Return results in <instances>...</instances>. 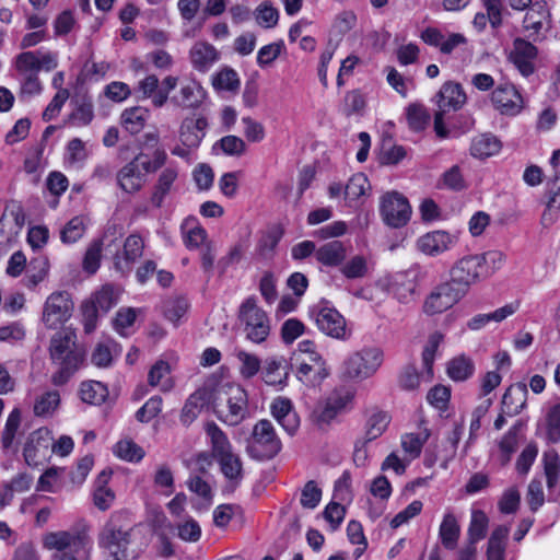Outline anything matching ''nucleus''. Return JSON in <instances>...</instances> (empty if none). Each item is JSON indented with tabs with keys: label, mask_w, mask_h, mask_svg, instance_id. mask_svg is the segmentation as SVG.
I'll return each mask as SVG.
<instances>
[{
	"label": "nucleus",
	"mask_w": 560,
	"mask_h": 560,
	"mask_svg": "<svg viewBox=\"0 0 560 560\" xmlns=\"http://www.w3.org/2000/svg\"><path fill=\"white\" fill-rule=\"evenodd\" d=\"M49 355L56 371L51 376L52 384H66L83 365L85 350L77 342L75 332L66 328L56 332L49 345Z\"/></svg>",
	"instance_id": "1"
},
{
	"label": "nucleus",
	"mask_w": 560,
	"mask_h": 560,
	"mask_svg": "<svg viewBox=\"0 0 560 560\" xmlns=\"http://www.w3.org/2000/svg\"><path fill=\"white\" fill-rule=\"evenodd\" d=\"M58 67V54L49 50L24 51L14 58L20 83V96H34L43 91L39 71L50 72Z\"/></svg>",
	"instance_id": "2"
},
{
	"label": "nucleus",
	"mask_w": 560,
	"mask_h": 560,
	"mask_svg": "<svg viewBox=\"0 0 560 560\" xmlns=\"http://www.w3.org/2000/svg\"><path fill=\"white\" fill-rule=\"evenodd\" d=\"M49 560H91L92 540L86 530H57L43 536Z\"/></svg>",
	"instance_id": "3"
},
{
	"label": "nucleus",
	"mask_w": 560,
	"mask_h": 560,
	"mask_svg": "<svg viewBox=\"0 0 560 560\" xmlns=\"http://www.w3.org/2000/svg\"><path fill=\"white\" fill-rule=\"evenodd\" d=\"M383 362V352L376 347H365L348 354L339 368L343 381H363L376 373Z\"/></svg>",
	"instance_id": "4"
},
{
	"label": "nucleus",
	"mask_w": 560,
	"mask_h": 560,
	"mask_svg": "<svg viewBox=\"0 0 560 560\" xmlns=\"http://www.w3.org/2000/svg\"><path fill=\"white\" fill-rule=\"evenodd\" d=\"M218 399L217 415L225 424L237 425L247 417V393L240 385H223Z\"/></svg>",
	"instance_id": "5"
},
{
	"label": "nucleus",
	"mask_w": 560,
	"mask_h": 560,
	"mask_svg": "<svg viewBox=\"0 0 560 560\" xmlns=\"http://www.w3.org/2000/svg\"><path fill=\"white\" fill-rule=\"evenodd\" d=\"M282 444L273 424L267 419L259 420L253 428L247 445L250 457L264 460L275 457L281 451Z\"/></svg>",
	"instance_id": "6"
},
{
	"label": "nucleus",
	"mask_w": 560,
	"mask_h": 560,
	"mask_svg": "<svg viewBox=\"0 0 560 560\" xmlns=\"http://www.w3.org/2000/svg\"><path fill=\"white\" fill-rule=\"evenodd\" d=\"M238 318L244 325L246 338L255 343L264 342L270 334V319L257 304L255 296H248L240 306Z\"/></svg>",
	"instance_id": "7"
},
{
	"label": "nucleus",
	"mask_w": 560,
	"mask_h": 560,
	"mask_svg": "<svg viewBox=\"0 0 560 560\" xmlns=\"http://www.w3.org/2000/svg\"><path fill=\"white\" fill-rule=\"evenodd\" d=\"M97 542L113 560H127L131 529L125 528L110 517L98 533Z\"/></svg>",
	"instance_id": "8"
},
{
	"label": "nucleus",
	"mask_w": 560,
	"mask_h": 560,
	"mask_svg": "<svg viewBox=\"0 0 560 560\" xmlns=\"http://www.w3.org/2000/svg\"><path fill=\"white\" fill-rule=\"evenodd\" d=\"M486 272V256H466L452 267L448 282L455 284V288L466 295L470 285L477 283Z\"/></svg>",
	"instance_id": "9"
},
{
	"label": "nucleus",
	"mask_w": 560,
	"mask_h": 560,
	"mask_svg": "<svg viewBox=\"0 0 560 560\" xmlns=\"http://www.w3.org/2000/svg\"><path fill=\"white\" fill-rule=\"evenodd\" d=\"M465 295L446 281L438 284L427 295L422 304V312L428 316L442 314L457 304Z\"/></svg>",
	"instance_id": "10"
},
{
	"label": "nucleus",
	"mask_w": 560,
	"mask_h": 560,
	"mask_svg": "<svg viewBox=\"0 0 560 560\" xmlns=\"http://www.w3.org/2000/svg\"><path fill=\"white\" fill-rule=\"evenodd\" d=\"M381 214L388 226L400 228L410 220L411 207L406 197L397 191H392L385 194L381 199Z\"/></svg>",
	"instance_id": "11"
},
{
	"label": "nucleus",
	"mask_w": 560,
	"mask_h": 560,
	"mask_svg": "<svg viewBox=\"0 0 560 560\" xmlns=\"http://www.w3.org/2000/svg\"><path fill=\"white\" fill-rule=\"evenodd\" d=\"M72 308L69 293L54 292L46 300L43 320L48 328L55 329L70 318Z\"/></svg>",
	"instance_id": "12"
},
{
	"label": "nucleus",
	"mask_w": 560,
	"mask_h": 560,
	"mask_svg": "<svg viewBox=\"0 0 560 560\" xmlns=\"http://www.w3.org/2000/svg\"><path fill=\"white\" fill-rule=\"evenodd\" d=\"M143 158H145V154L140 152L118 171L116 175L117 184L125 192L135 194L144 186L149 172L142 170Z\"/></svg>",
	"instance_id": "13"
},
{
	"label": "nucleus",
	"mask_w": 560,
	"mask_h": 560,
	"mask_svg": "<svg viewBox=\"0 0 560 560\" xmlns=\"http://www.w3.org/2000/svg\"><path fill=\"white\" fill-rule=\"evenodd\" d=\"M315 322L318 329L331 338L346 340L350 337V330L347 329L346 319L335 308L323 307L317 312Z\"/></svg>",
	"instance_id": "14"
},
{
	"label": "nucleus",
	"mask_w": 560,
	"mask_h": 560,
	"mask_svg": "<svg viewBox=\"0 0 560 560\" xmlns=\"http://www.w3.org/2000/svg\"><path fill=\"white\" fill-rule=\"evenodd\" d=\"M493 106L503 115L514 116L523 108V98L514 85L500 84L491 94Z\"/></svg>",
	"instance_id": "15"
},
{
	"label": "nucleus",
	"mask_w": 560,
	"mask_h": 560,
	"mask_svg": "<svg viewBox=\"0 0 560 560\" xmlns=\"http://www.w3.org/2000/svg\"><path fill=\"white\" fill-rule=\"evenodd\" d=\"M144 249V242L138 234L129 235L125 242L122 252H117L114 256V266L122 275L129 273L133 262L139 259Z\"/></svg>",
	"instance_id": "16"
},
{
	"label": "nucleus",
	"mask_w": 560,
	"mask_h": 560,
	"mask_svg": "<svg viewBox=\"0 0 560 560\" xmlns=\"http://www.w3.org/2000/svg\"><path fill=\"white\" fill-rule=\"evenodd\" d=\"M221 58L220 51L210 43L196 42L189 50L191 67L200 73H207Z\"/></svg>",
	"instance_id": "17"
},
{
	"label": "nucleus",
	"mask_w": 560,
	"mask_h": 560,
	"mask_svg": "<svg viewBox=\"0 0 560 560\" xmlns=\"http://www.w3.org/2000/svg\"><path fill=\"white\" fill-rule=\"evenodd\" d=\"M52 438L47 429L34 431L24 446V458L28 465H37L48 455Z\"/></svg>",
	"instance_id": "18"
},
{
	"label": "nucleus",
	"mask_w": 560,
	"mask_h": 560,
	"mask_svg": "<svg viewBox=\"0 0 560 560\" xmlns=\"http://www.w3.org/2000/svg\"><path fill=\"white\" fill-rule=\"evenodd\" d=\"M456 238L445 231H433L417 240V248L428 255L438 256L451 249Z\"/></svg>",
	"instance_id": "19"
},
{
	"label": "nucleus",
	"mask_w": 560,
	"mask_h": 560,
	"mask_svg": "<svg viewBox=\"0 0 560 560\" xmlns=\"http://www.w3.org/2000/svg\"><path fill=\"white\" fill-rule=\"evenodd\" d=\"M270 412L288 434H295L300 427V418L290 399L284 397L273 399Z\"/></svg>",
	"instance_id": "20"
},
{
	"label": "nucleus",
	"mask_w": 560,
	"mask_h": 560,
	"mask_svg": "<svg viewBox=\"0 0 560 560\" xmlns=\"http://www.w3.org/2000/svg\"><path fill=\"white\" fill-rule=\"evenodd\" d=\"M536 57L537 48L532 43L523 38L514 40L510 59L524 77H528L534 72V60Z\"/></svg>",
	"instance_id": "21"
},
{
	"label": "nucleus",
	"mask_w": 560,
	"mask_h": 560,
	"mask_svg": "<svg viewBox=\"0 0 560 560\" xmlns=\"http://www.w3.org/2000/svg\"><path fill=\"white\" fill-rule=\"evenodd\" d=\"M178 173V167L175 165H168L160 172L150 198L155 208H161L166 196L173 190Z\"/></svg>",
	"instance_id": "22"
},
{
	"label": "nucleus",
	"mask_w": 560,
	"mask_h": 560,
	"mask_svg": "<svg viewBox=\"0 0 560 560\" xmlns=\"http://www.w3.org/2000/svg\"><path fill=\"white\" fill-rule=\"evenodd\" d=\"M206 92L201 84L196 80H185L180 82V88L172 97V102L184 108H197L201 105Z\"/></svg>",
	"instance_id": "23"
},
{
	"label": "nucleus",
	"mask_w": 560,
	"mask_h": 560,
	"mask_svg": "<svg viewBox=\"0 0 560 560\" xmlns=\"http://www.w3.org/2000/svg\"><path fill=\"white\" fill-rule=\"evenodd\" d=\"M208 127L206 117L186 118L179 128V139L187 148H197L205 137Z\"/></svg>",
	"instance_id": "24"
},
{
	"label": "nucleus",
	"mask_w": 560,
	"mask_h": 560,
	"mask_svg": "<svg viewBox=\"0 0 560 560\" xmlns=\"http://www.w3.org/2000/svg\"><path fill=\"white\" fill-rule=\"evenodd\" d=\"M527 386L524 383L511 385L502 397L503 412L509 416L518 415L527 401Z\"/></svg>",
	"instance_id": "25"
},
{
	"label": "nucleus",
	"mask_w": 560,
	"mask_h": 560,
	"mask_svg": "<svg viewBox=\"0 0 560 560\" xmlns=\"http://www.w3.org/2000/svg\"><path fill=\"white\" fill-rule=\"evenodd\" d=\"M438 97L439 108L443 110H457L466 103V94L462 85L454 82L444 83Z\"/></svg>",
	"instance_id": "26"
},
{
	"label": "nucleus",
	"mask_w": 560,
	"mask_h": 560,
	"mask_svg": "<svg viewBox=\"0 0 560 560\" xmlns=\"http://www.w3.org/2000/svg\"><path fill=\"white\" fill-rule=\"evenodd\" d=\"M549 11L545 3L536 2L524 18V28L535 39L544 28L549 27Z\"/></svg>",
	"instance_id": "27"
},
{
	"label": "nucleus",
	"mask_w": 560,
	"mask_h": 560,
	"mask_svg": "<svg viewBox=\"0 0 560 560\" xmlns=\"http://www.w3.org/2000/svg\"><path fill=\"white\" fill-rule=\"evenodd\" d=\"M150 116L149 109L141 106L126 108L120 116L121 126L131 135L139 133Z\"/></svg>",
	"instance_id": "28"
},
{
	"label": "nucleus",
	"mask_w": 560,
	"mask_h": 560,
	"mask_svg": "<svg viewBox=\"0 0 560 560\" xmlns=\"http://www.w3.org/2000/svg\"><path fill=\"white\" fill-rule=\"evenodd\" d=\"M220 465L221 472L232 482L233 486L240 483L243 478V464L241 457L232 452L215 457Z\"/></svg>",
	"instance_id": "29"
},
{
	"label": "nucleus",
	"mask_w": 560,
	"mask_h": 560,
	"mask_svg": "<svg viewBox=\"0 0 560 560\" xmlns=\"http://www.w3.org/2000/svg\"><path fill=\"white\" fill-rule=\"evenodd\" d=\"M459 535L460 527L455 515L451 512L446 513L439 528L442 545L448 550H454L457 547Z\"/></svg>",
	"instance_id": "30"
},
{
	"label": "nucleus",
	"mask_w": 560,
	"mask_h": 560,
	"mask_svg": "<svg viewBox=\"0 0 560 560\" xmlns=\"http://www.w3.org/2000/svg\"><path fill=\"white\" fill-rule=\"evenodd\" d=\"M316 259L325 266L335 267L340 265L347 252L343 244L339 241H332L324 244L315 252Z\"/></svg>",
	"instance_id": "31"
},
{
	"label": "nucleus",
	"mask_w": 560,
	"mask_h": 560,
	"mask_svg": "<svg viewBox=\"0 0 560 560\" xmlns=\"http://www.w3.org/2000/svg\"><path fill=\"white\" fill-rule=\"evenodd\" d=\"M544 468L549 491L560 494V456L556 451L545 452Z\"/></svg>",
	"instance_id": "32"
},
{
	"label": "nucleus",
	"mask_w": 560,
	"mask_h": 560,
	"mask_svg": "<svg viewBox=\"0 0 560 560\" xmlns=\"http://www.w3.org/2000/svg\"><path fill=\"white\" fill-rule=\"evenodd\" d=\"M501 149V142L492 135L483 133L475 137L470 145V154L477 159H486L497 154Z\"/></svg>",
	"instance_id": "33"
},
{
	"label": "nucleus",
	"mask_w": 560,
	"mask_h": 560,
	"mask_svg": "<svg viewBox=\"0 0 560 560\" xmlns=\"http://www.w3.org/2000/svg\"><path fill=\"white\" fill-rule=\"evenodd\" d=\"M110 478V472H107L103 470L95 481V490L93 494V501L97 509L101 511L108 510L114 500H115V493L112 489L106 487V483L108 482Z\"/></svg>",
	"instance_id": "34"
},
{
	"label": "nucleus",
	"mask_w": 560,
	"mask_h": 560,
	"mask_svg": "<svg viewBox=\"0 0 560 560\" xmlns=\"http://www.w3.org/2000/svg\"><path fill=\"white\" fill-rule=\"evenodd\" d=\"M416 283L404 273L396 275L389 282V291L404 304L413 300Z\"/></svg>",
	"instance_id": "35"
},
{
	"label": "nucleus",
	"mask_w": 560,
	"mask_h": 560,
	"mask_svg": "<svg viewBox=\"0 0 560 560\" xmlns=\"http://www.w3.org/2000/svg\"><path fill=\"white\" fill-rule=\"evenodd\" d=\"M206 395L205 390H196L188 397L180 412V422L184 425L191 424L201 412L206 404Z\"/></svg>",
	"instance_id": "36"
},
{
	"label": "nucleus",
	"mask_w": 560,
	"mask_h": 560,
	"mask_svg": "<svg viewBox=\"0 0 560 560\" xmlns=\"http://www.w3.org/2000/svg\"><path fill=\"white\" fill-rule=\"evenodd\" d=\"M407 156V150L400 144L394 143L390 137L382 140L380 163L383 165H397Z\"/></svg>",
	"instance_id": "37"
},
{
	"label": "nucleus",
	"mask_w": 560,
	"mask_h": 560,
	"mask_svg": "<svg viewBox=\"0 0 560 560\" xmlns=\"http://www.w3.org/2000/svg\"><path fill=\"white\" fill-rule=\"evenodd\" d=\"M206 433L210 439L212 454L215 457L232 452V445L226 434L214 422H208L205 427Z\"/></svg>",
	"instance_id": "38"
},
{
	"label": "nucleus",
	"mask_w": 560,
	"mask_h": 560,
	"mask_svg": "<svg viewBox=\"0 0 560 560\" xmlns=\"http://www.w3.org/2000/svg\"><path fill=\"white\" fill-rule=\"evenodd\" d=\"M108 396V389L105 384L97 381H86L81 384L80 397L84 402L91 405H101Z\"/></svg>",
	"instance_id": "39"
},
{
	"label": "nucleus",
	"mask_w": 560,
	"mask_h": 560,
	"mask_svg": "<svg viewBox=\"0 0 560 560\" xmlns=\"http://www.w3.org/2000/svg\"><path fill=\"white\" fill-rule=\"evenodd\" d=\"M171 373L170 364L164 360H159L150 369L148 375V382L150 386H160L162 390L167 392L173 387V384L168 377Z\"/></svg>",
	"instance_id": "40"
},
{
	"label": "nucleus",
	"mask_w": 560,
	"mask_h": 560,
	"mask_svg": "<svg viewBox=\"0 0 560 560\" xmlns=\"http://www.w3.org/2000/svg\"><path fill=\"white\" fill-rule=\"evenodd\" d=\"M515 307L512 304L504 305L503 307H500L495 310L492 313L489 314H478L474 316L467 324L468 328L471 330H478L486 326L491 320L493 322H502L508 316L512 315L515 312Z\"/></svg>",
	"instance_id": "41"
},
{
	"label": "nucleus",
	"mask_w": 560,
	"mask_h": 560,
	"mask_svg": "<svg viewBox=\"0 0 560 560\" xmlns=\"http://www.w3.org/2000/svg\"><path fill=\"white\" fill-rule=\"evenodd\" d=\"M282 359H269L266 361V365L262 371V377L266 384L277 386L283 385L288 372L285 365H283Z\"/></svg>",
	"instance_id": "42"
},
{
	"label": "nucleus",
	"mask_w": 560,
	"mask_h": 560,
	"mask_svg": "<svg viewBox=\"0 0 560 560\" xmlns=\"http://www.w3.org/2000/svg\"><path fill=\"white\" fill-rule=\"evenodd\" d=\"M475 371L474 362L470 358L459 355L452 359L447 365L448 376L457 382L469 378Z\"/></svg>",
	"instance_id": "43"
},
{
	"label": "nucleus",
	"mask_w": 560,
	"mask_h": 560,
	"mask_svg": "<svg viewBox=\"0 0 560 560\" xmlns=\"http://www.w3.org/2000/svg\"><path fill=\"white\" fill-rule=\"evenodd\" d=\"M238 74L232 68H223L212 77V85L217 91L236 92L240 89Z\"/></svg>",
	"instance_id": "44"
},
{
	"label": "nucleus",
	"mask_w": 560,
	"mask_h": 560,
	"mask_svg": "<svg viewBox=\"0 0 560 560\" xmlns=\"http://www.w3.org/2000/svg\"><path fill=\"white\" fill-rule=\"evenodd\" d=\"M430 431L423 429L418 433H407L401 438V447L410 458H417L421 454L423 444L428 441Z\"/></svg>",
	"instance_id": "45"
},
{
	"label": "nucleus",
	"mask_w": 560,
	"mask_h": 560,
	"mask_svg": "<svg viewBox=\"0 0 560 560\" xmlns=\"http://www.w3.org/2000/svg\"><path fill=\"white\" fill-rule=\"evenodd\" d=\"M443 339H444V336L439 331L431 334L429 336L428 342L424 346V349L422 351V363H423V368L425 370L428 380H431L433 376V368L432 366H433V362H434V358H435V352H436L439 346L441 345V342L443 341Z\"/></svg>",
	"instance_id": "46"
},
{
	"label": "nucleus",
	"mask_w": 560,
	"mask_h": 560,
	"mask_svg": "<svg viewBox=\"0 0 560 560\" xmlns=\"http://www.w3.org/2000/svg\"><path fill=\"white\" fill-rule=\"evenodd\" d=\"M390 417L387 412L376 411L370 416L366 422L365 436L368 441H373L381 436L386 430Z\"/></svg>",
	"instance_id": "47"
},
{
	"label": "nucleus",
	"mask_w": 560,
	"mask_h": 560,
	"mask_svg": "<svg viewBox=\"0 0 560 560\" xmlns=\"http://www.w3.org/2000/svg\"><path fill=\"white\" fill-rule=\"evenodd\" d=\"M103 240H94L86 248L82 268L85 272L94 275L101 265Z\"/></svg>",
	"instance_id": "48"
},
{
	"label": "nucleus",
	"mask_w": 560,
	"mask_h": 560,
	"mask_svg": "<svg viewBox=\"0 0 560 560\" xmlns=\"http://www.w3.org/2000/svg\"><path fill=\"white\" fill-rule=\"evenodd\" d=\"M114 454L127 462H140L144 457V451L132 440H121L114 446Z\"/></svg>",
	"instance_id": "49"
},
{
	"label": "nucleus",
	"mask_w": 560,
	"mask_h": 560,
	"mask_svg": "<svg viewBox=\"0 0 560 560\" xmlns=\"http://www.w3.org/2000/svg\"><path fill=\"white\" fill-rule=\"evenodd\" d=\"M60 402V396L57 390L46 392L40 395L34 404V413L38 417L50 416Z\"/></svg>",
	"instance_id": "50"
},
{
	"label": "nucleus",
	"mask_w": 560,
	"mask_h": 560,
	"mask_svg": "<svg viewBox=\"0 0 560 560\" xmlns=\"http://www.w3.org/2000/svg\"><path fill=\"white\" fill-rule=\"evenodd\" d=\"M341 272L347 279L364 278L369 273L368 259L362 255H355L342 265Z\"/></svg>",
	"instance_id": "51"
},
{
	"label": "nucleus",
	"mask_w": 560,
	"mask_h": 560,
	"mask_svg": "<svg viewBox=\"0 0 560 560\" xmlns=\"http://www.w3.org/2000/svg\"><path fill=\"white\" fill-rule=\"evenodd\" d=\"M488 517L485 512L480 510L472 511L471 520L468 527V539L472 542H478L485 538L488 528Z\"/></svg>",
	"instance_id": "52"
},
{
	"label": "nucleus",
	"mask_w": 560,
	"mask_h": 560,
	"mask_svg": "<svg viewBox=\"0 0 560 560\" xmlns=\"http://www.w3.org/2000/svg\"><path fill=\"white\" fill-rule=\"evenodd\" d=\"M256 22L265 27L271 28L277 25L279 20L278 10L269 1L261 2L254 12Z\"/></svg>",
	"instance_id": "53"
},
{
	"label": "nucleus",
	"mask_w": 560,
	"mask_h": 560,
	"mask_svg": "<svg viewBox=\"0 0 560 560\" xmlns=\"http://www.w3.org/2000/svg\"><path fill=\"white\" fill-rule=\"evenodd\" d=\"M440 186L446 189L459 191L467 187L462 170L458 165H453L445 171L440 179Z\"/></svg>",
	"instance_id": "54"
},
{
	"label": "nucleus",
	"mask_w": 560,
	"mask_h": 560,
	"mask_svg": "<svg viewBox=\"0 0 560 560\" xmlns=\"http://www.w3.org/2000/svg\"><path fill=\"white\" fill-rule=\"evenodd\" d=\"M406 115L408 126L415 131L423 130L430 119V115L427 113L425 108L419 104L409 105Z\"/></svg>",
	"instance_id": "55"
},
{
	"label": "nucleus",
	"mask_w": 560,
	"mask_h": 560,
	"mask_svg": "<svg viewBox=\"0 0 560 560\" xmlns=\"http://www.w3.org/2000/svg\"><path fill=\"white\" fill-rule=\"evenodd\" d=\"M369 188L370 183L368 177L362 173H358L348 180L345 187V196L351 200H355L364 196Z\"/></svg>",
	"instance_id": "56"
},
{
	"label": "nucleus",
	"mask_w": 560,
	"mask_h": 560,
	"mask_svg": "<svg viewBox=\"0 0 560 560\" xmlns=\"http://www.w3.org/2000/svg\"><path fill=\"white\" fill-rule=\"evenodd\" d=\"M85 232V224L82 218H72L61 230L60 237L66 244H72L79 241Z\"/></svg>",
	"instance_id": "57"
},
{
	"label": "nucleus",
	"mask_w": 560,
	"mask_h": 560,
	"mask_svg": "<svg viewBox=\"0 0 560 560\" xmlns=\"http://www.w3.org/2000/svg\"><path fill=\"white\" fill-rule=\"evenodd\" d=\"M90 301L102 314H105L117 303V296L110 285H104L93 294Z\"/></svg>",
	"instance_id": "58"
},
{
	"label": "nucleus",
	"mask_w": 560,
	"mask_h": 560,
	"mask_svg": "<svg viewBox=\"0 0 560 560\" xmlns=\"http://www.w3.org/2000/svg\"><path fill=\"white\" fill-rule=\"evenodd\" d=\"M188 307L189 303L183 296L170 299L164 305L165 317L173 323H177L187 313Z\"/></svg>",
	"instance_id": "59"
},
{
	"label": "nucleus",
	"mask_w": 560,
	"mask_h": 560,
	"mask_svg": "<svg viewBox=\"0 0 560 560\" xmlns=\"http://www.w3.org/2000/svg\"><path fill=\"white\" fill-rule=\"evenodd\" d=\"M322 490L315 481L310 480L301 490L300 503L304 509L314 510L320 502Z\"/></svg>",
	"instance_id": "60"
},
{
	"label": "nucleus",
	"mask_w": 560,
	"mask_h": 560,
	"mask_svg": "<svg viewBox=\"0 0 560 560\" xmlns=\"http://www.w3.org/2000/svg\"><path fill=\"white\" fill-rule=\"evenodd\" d=\"M241 362V374L244 378L254 377L260 369V360L246 351L240 350L236 354Z\"/></svg>",
	"instance_id": "61"
},
{
	"label": "nucleus",
	"mask_w": 560,
	"mask_h": 560,
	"mask_svg": "<svg viewBox=\"0 0 560 560\" xmlns=\"http://www.w3.org/2000/svg\"><path fill=\"white\" fill-rule=\"evenodd\" d=\"M365 107V98L358 90L349 91L345 95L342 112L347 116L360 114Z\"/></svg>",
	"instance_id": "62"
},
{
	"label": "nucleus",
	"mask_w": 560,
	"mask_h": 560,
	"mask_svg": "<svg viewBox=\"0 0 560 560\" xmlns=\"http://www.w3.org/2000/svg\"><path fill=\"white\" fill-rule=\"evenodd\" d=\"M163 400L160 396L151 397L137 412L136 419L140 422H149L162 410Z\"/></svg>",
	"instance_id": "63"
},
{
	"label": "nucleus",
	"mask_w": 560,
	"mask_h": 560,
	"mask_svg": "<svg viewBox=\"0 0 560 560\" xmlns=\"http://www.w3.org/2000/svg\"><path fill=\"white\" fill-rule=\"evenodd\" d=\"M547 434L551 442L560 441V402L555 405L547 415Z\"/></svg>",
	"instance_id": "64"
}]
</instances>
